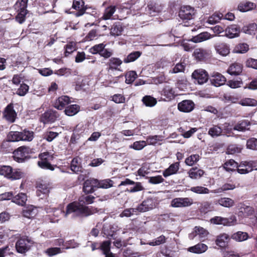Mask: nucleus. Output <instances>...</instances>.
Instances as JSON below:
<instances>
[{
    "instance_id": "f257e3e1",
    "label": "nucleus",
    "mask_w": 257,
    "mask_h": 257,
    "mask_svg": "<svg viewBox=\"0 0 257 257\" xmlns=\"http://www.w3.org/2000/svg\"><path fill=\"white\" fill-rule=\"evenodd\" d=\"M97 212L96 209L89 208L79 202H73L68 204L66 207L65 216L72 214V217L85 216H87Z\"/></svg>"
},
{
    "instance_id": "f03ea898",
    "label": "nucleus",
    "mask_w": 257,
    "mask_h": 257,
    "mask_svg": "<svg viewBox=\"0 0 257 257\" xmlns=\"http://www.w3.org/2000/svg\"><path fill=\"white\" fill-rule=\"evenodd\" d=\"M34 153L33 149L28 146H21L13 152V158L18 163H24L31 158V155Z\"/></svg>"
},
{
    "instance_id": "7ed1b4c3",
    "label": "nucleus",
    "mask_w": 257,
    "mask_h": 257,
    "mask_svg": "<svg viewBox=\"0 0 257 257\" xmlns=\"http://www.w3.org/2000/svg\"><path fill=\"white\" fill-rule=\"evenodd\" d=\"M23 173L19 169H13L10 166H3L0 167V175L11 180L21 179Z\"/></svg>"
},
{
    "instance_id": "20e7f679",
    "label": "nucleus",
    "mask_w": 257,
    "mask_h": 257,
    "mask_svg": "<svg viewBox=\"0 0 257 257\" xmlns=\"http://www.w3.org/2000/svg\"><path fill=\"white\" fill-rule=\"evenodd\" d=\"M40 160L38 162V165L44 169H48L53 171L55 166L51 164V161L53 160V157L52 154L48 152L41 153L39 155Z\"/></svg>"
},
{
    "instance_id": "39448f33",
    "label": "nucleus",
    "mask_w": 257,
    "mask_h": 257,
    "mask_svg": "<svg viewBox=\"0 0 257 257\" xmlns=\"http://www.w3.org/2000/svg\"><path fill=\"white\" fill-rule=\"evenodd\" d=\"M33 241L28 237H24L19 239L16 243V248L17 251L21 253H24L28 251Z\"/></svg>"
},
{
    "instance_id": "423d86ee",
    "label": "nucleus",
    "mask_w": 257,
    "mask_h": 257,
    "mask_svg": "<svg viewBox=\"0 0 257 257\" xmlns=\"http://www.w3.org/2000/svg\"><path fill=\"white\" fill-rule=\"evenodd\" d=\"M210 222L214 224L232 226L236 224V218L235 216H232L229 218L215 216L210 219Z\"/></svg>"
},
{
    "instance_id": "0eeeda50",
    "label": "nucleus",
    "mask_w": 257,
    "mask_h": 257,
    "mask_svg": "<svg viewBox=\"0 0 257 257\" xmlns=\"http://www.w3.org/2000/svg\"><path fill=\"white\" fill-rule=\"evenodd\" d=\"M192 77L199 84L206 82L209 78L207 72L202 69L195 70L192 74Z\"/></svg>"
},
{
    "instance_id": "6e6552de",
    "label": "nucleus",
    "mask_w": 257,
    "mask_h": 257,
    "mask_svg": "<svg viewBox=\"0 0 257 257\" xmlns=\"http://www.w3.org/2000/svg\"><path fill=\"white\" fill-rule=\"evenodd\" d=\"M193 203L192 199L185 198H176L173 199L171 206L173 207H186L191 206Z\"/></svg>"
},
{
    "instance_id": "1a4fd4ad",
    "label": "nucleus",
    "mask_w": 257,
    "mask_h": 257,
    "mask_svg": "<svg viewBox=\"0 0 257 257\" xmlns=\"http://www.w3.org/2000/svg\"><path fill=\"white\" fill-rule=\"evenodd\" d=\"M195 15L194 9L189 6L181 7L179 16L182 20H191Z\"/></svg>"
},
{
    "instance_id": "9d476101",
    "label": "nucleus",
    "mask_w": 257,
    "mask_h": 257,
    "mask_svg": "<svg viewBox=\"0 0 257 257\" xmlns=\"http://www.w3.org/2000/svg\"><path fill=\"white\" fill-rule=\"evenodd\" d=\"M208 234V231L205 228L200 226H196L194 227L193 231L189 234V238L190 239H193L196 236H198L199 239L203 241Z\"/></svg>"
},
{
    "instance_id": "9b49d317",
    "label": "nucleus",
    "mask_w": 257,
    "mask_h": 257,
    "mask_svg": "<svg viewBox=\"0 0 257 257\" xmlns=\"http://www.w3.org/2000/svg\"><path fill=\"white\" fill-rule=\"evenodd\" d=\"M156 207L155 203L152 199L144 200L141 204L136 208V211L144 212L152 210Z\"/></svg>"
},
{
    "instance_id": "f8f14e48",
    "label": "nucleus",
    "mask_w": 257,
    "mask_h": 257,
    "mask_svg": "<svg viewBox=\"0 0 257 257\" xmlns=\"http://www.w3.org/2000/svg\"><path fill=\"white\" fill-rule=\"evenodd\" d=\"M71 98L69 96L62 95L59 97L55 100L53 106L55 108L58 110H62L67 105L71 103Z\"/></svg>"
},
{
    "instance_id": "ddd939ff",
    "label": "nucleus",
    "mask_w": 257,
    "mask_h": 257,
    "mask_svg": "<svg viewBox=\"0 0 257 257\" xmlns=\"http://www.w3.org/2000/svg\"><path fill=\"white\" fill-rule=\"evenodd\" d=\"M97 180L94 178H90L86 180L83 185V191L86 193L93 192L96 188H98Z\"/></svg>"
},
{
    "instance_id": "4468645a",
    "label": "nucleus",
    "mask_w": 257,
    "mask_h": 257,
    "mask_svg": "<svg viewBox=\"0 0 257 257\" xmlns=\"http://www.w3.org/2000/svg\"><path fill=\"white\" fill-rule=\"evenodd\" d=\"M37 195L41 197L42 195H47L51 188V184L46 181H41L37 185Z\"/></svg>"
},
{
    "instance_id": "2eb2a0df",
    "label": "nucleus",
    "mask_w": 257,
    "mask_h": 257,
    "mask_svg": "<svg viewBox=\"0 0 257 257\" xmlns=\"http://www.w3.org/2000/svg\"><path fill=\"white\" fill-rule=\"evenodd\" d=\"M195 104L190 100H184L178 104V109L182 112H190L194 108Z\"/></svg>"
},
{
    "instance_id": "dca6fc26",
    "label": "nucleus",
    "mask_w": 257,
    "mask_h": 257,
    "mask_svg": "<svg viewBox=\"0 0 257 257\" xmlns=\"http://www.w3.org/2000/svg\"><path fill=\"white\" fill-rule=\"evenodd\" d=\"M4 115L7 121L10 122H14L17 117V113L14 109L12 104L8 105L5 108Z\"/></svg>"
},
{
    "instance_id": "f3484780",
    "label": "nucleus",
    "mask_w": 257,
    "mask_h": 257,
    "mask_svg": "<svg viewBox=\"0 0 257 257\" xmlns=\"http://www.w3.org/2000/svg\"><path fill=\"white\" fill-rule=\"evenodd\" d=\"M226 133L225 127L221 128L218 125H213L209 128L208 134L212 138H216L222 135H224Z\"/></svg>"
},
{
    "instance_id": "a211bd4d",
    "label": "nucleus",
    "mask_w": 257,
    "mask_h": 257,
    "mask_svg": "<svg viewBox=\"0 0 257 257\" xmlns=\"http://www.w3.org/2000/svg\"><path fill=\"white\" fill-rule=\"evenodd\" d=\"M122 63V61L118 58H111L107 63L108 71L114 70L121 71V70L119 68V66L121 65Z\"/></svg>"
},
{
    "instance_id": "6ab92c4d",
    "label": "nucleus",
    "mask_w": 257,
    "mask_h": 257,
    "mask_svg": "<svg viewBox=\"0 0 257 257\" xmlns=\"http://www.w3.org/2000/svg\"><path fill=\"white\" fill-rule=\"evenodd\" d=\"M210 81L212 85L218 87L225 83L226 78L222 74L217 72H214L211 76Z\"/></svg>"
},
{
    "instance_id": "aec40b11",
    "label": "nucleus",
    "mask_w": 257,
    "mask_h": 257,
    "mask_svg": "<svg viewBox=\"0 0 257 257\" xmlns=\"http://www.w3.org/2000/svg\"><path fill=\"white\" fill-rule=\"evenodd\" d=\"M211 55V51L203 49H196L194 52L195 58L199 61H203L208 58Z\"/></svg>"
},
{
    "instance_id": "412c9836",
    "label": "nucleus",
    "mask_w": 257,
    "mask_h": 257,
    "mask_svg": "<svg viewBox=\"0 0 257 257\" xmlns=\"http://www.w3.org/2000/svg\"><path fill=\"white\" fill-rule=\"evenodd\" d=\"M225 36L229 38L238 37L240 32V28L235 25L228 27L225 30Z\"/></svg>"
},
{
    "instance_id": "4be33fe9",
    "label": "nucleus",
    "mask_w": 257,
    "mask_h": 257,
    "mask_svg": "<svg viewBox=\"0 0 257 257\" xmlns=\"http://www.w3.org/2000/svg\"><path fill=\"white\" fill-rule=\"evenodd\" d=\"M84 3L83 0H73L72 8L78 11L75 15L76 17H79L83 15L85 9L84 7Z\"/></svg>"
},
{
    "instance_id": "5701e85b",
    "label": "nucleus",
    "mask_w": 257,
    "mask_h": 257,
    "mask_svg": "<svg viewBox=\"0 0 257 257\" xmlns=\"http://www.w3.org/2000/svg\"><path fill=\"white\" fill-rule=\"evenodd\" d=\"M208 249L206 244L202 243H199L194 246H191L188 248V251L196 254H201L205 252Z\"/></svg>"
},
{
    "instance_id": "b1692460",
    "label": "nucleus",
    "mask_w": 257,
    "mask_h": 257,
    "mask_svg": "<svg viewBox=\"0 0 257 257\" xmlns=\"http://www.w3.org/2000/svg\"><path fill=\"white\" fill-rule=\"evenodd\" d=\"M180 168V163L175 162L171 164L167 169L163 172V176L166 178L177 173Z\"/></svg>"
},
{
    "instance_id": "393cba45",
    "label": "nucleus",
    "mask_w": 257,
    "mask_h": 257,
    "mask_svg": "<svg viewBox=\"0 0 257 257\" xmlns=\"http://www.w3.org/2000/svg\"><path fill=\"white\" fill-rule=\"evenodd\" d=\"M162 95L165 97L164 99L170 100L175 97V91L173 88L169 85H166L161 93Z\"/></svg>"
},
{
    "instance_id": "a878e982",
    "label": "nucleus",
    "mask_w": 257,
    "mask_h": 257,
    "mask_svg": "<svg viewBox=\"0 0 257 257\" xmlns=\"http://www.w3.org/2000/svg\"><path fill=\"white\" fill-rule=\"evenodd\" d=\"M213 37V36L211 35L210 33L204 32L193 37L191 40L194 43H200L209 40Z\"/></svg>"
},
{
    "instance_id": "bb28decb",
    "label": "nucleus",
    "mask_w": 257,
    "mask_h": 257,
    "mask_svg": "<svg viewBox=\"0 0 257 257\" xmlns=\"http://www.w3.org/2000/svg\"><path fill=\"white\" fill-rule=\"evenodd\" d=\"M256 5L251 2H243L238 6V10L241 12H246L255 9Z\"/></svg>"
},
{
    "instance_id": "cd10ccee",
    "label": "nucleus",
    "mask_w": 257,
    "mask_h": 257,
    "mask_svg": "<svg viewBox=\"0 0 257 257\" xmlns=\"http://www.w3.org/2000/svg\"><path fill=\"white\" fill-rule=\"evenodd\" d=\"M242 70V65L239 63H234L229 66L227 72L231 75H238L241 73Z\"/></svg>"
},
{
    "instance_id": "c85d7f7f",
    "label": "nucleus",
    "mask_w": 257,
    "mask_h": 257,
    "mask_svg": "<svg viewBox=\"0 0 257 257\" xmlns=\"http://www.w3.org/2000/svg\"><path fill=\"white\" fill-rule=\"evenodd\" d=\"M239 209V216H248L252 215L254 212L253 207L244 204L241 205Z\"/></svg>"
},
{
    "instance_id": "c756f323",
    "label": "nucleus",
    "mask_w": 257,
    "mask_h": 257,
    "mask_svg": "<svg viewBox=\"0 0 257 257\" xmlns=\"http://www.w3.org/2000/svg\"><path fill=\"white\" fill-rule=\"evenodd\" d=\"M110 241L108 240L103 241L100 246L105 257H114V254L110 251Z\"/></svg>"
},
{
    "instance_id": "7c9ffc66",
    "label": "nucleus",
    "mask_w": 257,
    "mask_h": 257,
    "mask_svg": "<svg viewBox=\"0 0 257 257\" xmlns=\"http://www.w3.org/2000/svg\"><path fill=\"white\" fill-rule=\"evenodd\" d=\"M188 174L190 178L197 179L201 177L204 174V172L201 169H198L197 167H193L189 170Z\"/></svg>"
},
{
    "instance_id": "2f4dec72",
    "label": "nucleus",
    "mask_w": 257,
    "mask_h": 257,
    "mask_svg": "<svg viewBox=\"0 0 257 257\" xmlns=\"http://www.w3.org/2000/svg\"><path fill=\"white\" fill-rule=\"evenodd\" d=\"M215 50L220 55L226 56L230 52L229 47L224 43H220L215 46Z\"/></svg>"
},
{
    "instance_id": "473e14b6",
    "label": "nucleus",
    "mask_w": 257,
    "mask_h": 257,
    "mask_svg": "<svg viewBox=\"0 0 257 257\" xmlns=\"http://www.w3.org/2000/svg\"><path fill=\"white\" fill-rule=\"evenodd\" d=\"M21 133V140L23 141L31 142L34 137V134L33 131L24 130Z\"/></svg>"
},
{
    "instance_id": "72a5a7b5",
    "label": "nucleus",
    "mask_w": 257,
    "mask_h": 257,
    "mask_svg": "<svg viewBox=\"0 0 257 257\" xmlns=\"http://www.w3.org/2000/svg\"><path fill=\"white\" fill-rule=\"evenodd\" d=\"M27 200V196L26 194L21 193L15 196L13 198V202L19 205L23 206Z\"/></svg>"
},
{
    "instance_id": "f704fd0d",
    "label": "nucleus",
    "mask_w": 257,
    "mask_h": 257,
    "mask_svg": "<svg viewBox=\"0 0 257 257\" xmlns=\"http://www.w3.org/2000/svg\"><path fill=\"white\" fill-rule=\"evenodd\" d=\"M122 31L123 29L120 23H115L111 27L110 34L112 36H118L121 34Z\"/></svg>"
},
{
    "instance_id": "c9c22d12",
    "label": "nucleus",
    "mask_w": 257,
    "mask_h": 257,
    "mask_svg": "<svg viewBox=\"0 0 257 257\" xmlns=\"http://www.w3.org/2000/svg\"><path fill=\"white\" fill-rule=\"evenodd\" d=\"M242 31L243 33L248 35H254L257 31V25L252 23L244 26L242 28Z\"/></svg>"
},
{
    "instance_id": "e433bc0d",
    "label": "nucleus",
    "mask_w": 257,
    "mask_h": 257,
    "mask_svg": "<svg viewBox=\"0 0 257 257\" xmlns=\"http://www.w3.org/2000/svg\"><path fill=\"white\" fill-rule=\"evenodd\" d=\"M223 17V15L222 13H214L208 18L206 23L210 25H214L222 20Z\"/></svg>"
},
{
    "instance_id": "4c0bfd02",
    "label": "nucleus",
    "mask_w": 257,
    "mask_h": 257,
    "mask_svg": "<svg viewBox=\"0 0 257 257\" xmlns=\"http://www.w3.org/2000/svg\"><path fill=\"white\" fill-rule=\"evenodd\" d=\"M80 110V107L77 104H72L67 107L65 110V113L68 116H73Z\"/></svg>"
},
{
    "instance_id": "58836bf2",
    "label": "nucleus",
    "mask_w": 257,
    "mask_h": 257,
    "mask_svg": "<svg viewBox=\"0 0 257 257\" xmlns=\"http://www.w3.org/2000/svg\"><path fill=\"white\" fill-rule=\"evenodd\" d=\"M36 213L37 209L33 206H28L23 211V215L29 218L34 217Z\"/></svg>"
},
{
    "instance_id": "ea45409f",
    "label": "nucleus",
    "mask_w": 257,
    "mask_h": 257,
    "mask_svg": "<svg viewBox=\"0 0 257 257\" xmlns=\"http://www.w3.org/2000/svg\"><path fill=\"white\" fill-rule=\"evenodd\" d=\"M70 168L75 173L81 171V167L80 165V159L79 158L75 157L72 160Z\"/></svg>"
},
{
    "instance_id": "a19ab883",
    "label": "nucleus",
    "mask_w": 257,
    "mask_h": 257,
    "mask_svg": "<svg viewBox=\"0 0 257 257\" xmlns=\"http://www.w3.org/2000/svg\"><path fill=\"white\" fill-rule=\"evenodd\" d=\"M229 239V236L226 234H222L219 235L216 240V243L220 247H223L226 246Z\"/></svg>"
},
{
    "instance_id": "79ce46f5",
    "label": "nucleus",
    "mask_w": 257,
    "mask_h": 257,
    "mask_svg": "<svg viewBox=\"0 0 257 257\" xmlns=\"http://www.w3.org/2000/svg\"><path fill=\"white\" fill-rule=\"evenodd\" d=\"M217 203L225 207H230L233 206L234 201L229 198L223 197L217 200Z\"/></svg>"
},
{
    "instance_id": "37998d69",
    "label": "nucleus",
    "mask_w": 257,
    "mask_h": 257,
    "mask_svg": "<svg viewBox=\"0 0 257 257\" xmlns=\"http://www.w3.org/2000/svg\"><path fill=\"white\" fill-rule=\"evenodd\" d=\"M142 101L146 106L148 107H153L157 102V99L150 95L145 96L142 99Z\"/></svg>"
},
{
    "instance_id": "c03bdc74",
    "label": "nucleus",
    "mask_w": 257,
    "mask_h": 257,
    "mask_svg": "<svg viewBox=\"0 0 257 257\" xmlns=\"http://www.w3.org/2000/svg\"><path fill=\"white\" fill-rule=\"evenodd\" d=\"M190 190L195 193L199 194H207L210 193L209 189L201 186L192 187L190 189Z\"/></svg>"
},
{
    "instance_id": "a18cd8bd",
    "label": "nucleus",
    "mask_w": 257,
    "mask_h": 257,
    "mask_svg": "<svg viewBox=\"0 0 257 257\" xmlns=\"http://www.w3.org/2000/svg\"><path fill=\"white\" fill-rule=\"evenodd\" d=\"M248 237V234L245 232L238 231L232 235V238L237 241H242Z\"/></svg>"
},
{
    "instance_id": "49530a36",
    "label": "nucleus",
    "mask_w": 257,
    "mask_h": 257,
    "mask_svg": "<svg viewBox=\"0 0 257 257\" xmlns=\"http://www.w3.org/2000/svg\"><path fill=\"white\" fill-rule=\"evenodd\" d=\"M239 104L242 106H255L257 105V100L250 98H245L240 100Z\"/></svg>"
},
{
    "instance_id": "de8ad7c7",
    "label": "nucleus",
    "mask_w": 257,
    "mask_h": 257,
    "mask_svg": "<svg viewBox=\"0 0 257 257\" xmlns=\"http://www.w3.org/2000/svg\"><path fill=\"white\" fill-rule=\"evenodd\" d=\"M235 188V185L233 184L226 183L222 185V186L217 189L211 191V192L214 193H221L223 191L233 190Z\"/></svg>"
},
{
    "instance_id": "09e8293b",
    "label": "nucleus",
    "mask_w": 257,
    "mask_h": 257,
    "mask_svg": "<svg viewBox=\"0 0 257 257\" xmlns=\"http://www.w3.org/2000/svg\"><path fill=\"white\" fill-rule=\"evenodd\" d=\"M141 54V52L140 51L133 52L128 55L127 57L124 59L123 61L126 63L133 62L140 57Z\"/></svg>"
},
{
    "instance_id": "8fccbe9b",
    "label": "nucleus",
    "mask_w": 257,
    "mask_h": 257,
    "mask_svg": "<svg viewBox=\"0 0 257 257\" xmlns=\"http://www.w3.org/2000/svg\"><path fill=\"white\" fill-rule=\"evenodd\" d=\"M238 167V163L233 160H229L224 164V168L227 171H232L235 170Z\"/></svg>"
},
{
    "instance_id": "3c124183",
    "label": "nucleus",
    "mask_w": 257,
    "mask_h": 257,
    "mask_svg": "<svg viewBox=\"0 0 257 257\" xmlns=\"http://www.w3.org/2000/svg\"><path fill=\"white\" fill-rule=\"evenodd\" d=\"M7 139L9 142H18L21 141V133L19 132H11L8 135Z\"/></svg>"
},
{
    "instance_id": "603ef678",
    "label": "nucleus",
    "mask_w": 257,
    "mask_h": 257,
    "mask_svg": "<svg viewBox=\"0 0 257 257\" xmlns=\"http://www.w3.org/2000/svg\"><path fill=\"white\" fill-rule=\"evenodd\" d=\"M166 240V238L165 236L162 235L154 239L152 241L148 242L147 244L152 246H157L165 243Z\"/></svg>"
},
{
    "instance_id": "864d4df0",
    "label": "nucleus",
    "mask_w": 257,
    "mask_h": 257,
    "mask_svg": "<svg viewBox=\"0 0 257 257\" xmlns=\"http://www.w3.org/2000/svg\"><path fill=\"white\" fill-rule=\"evenodd\" d=\"M200 156L198 154H194L187 158L185 161V164L189 166H193L195 163L199 161Z\"/></svg>"
},
{
    "instance_id": "5fc2aeb1",
    "label": "nucleus",
    "mask_w": 257,
    "mask_h": 257,
    "mask_svg": "<svg viewBox=\"0 0 257 257\" xmlns=\"http://www.w3.org/2000/svg\"><path fill=\"white\" fill-rule=\"evenodd\" d=\"M250 125V122L246 120H243L234 126V130L238 131H244L246 130V127Z\"/></svg>"
},
{
    "instance_id": "6e6d98bb",
    "label": "nucleus",
    "mask_w": 257,
    "mask_h": 257,
    "mask_svg": "<svg viewBox=\"0 0 257 257\" xmlns=\"http://www.w3.org/2000/svg\"><path fill=\"white\" fill-rule=\"evenodd\" d=\"M115 11V7L114 6H110L107 8L104 11L102 17L103 20H108L110 19Z\"/></svg>"
},
{
    "instance_id": "4d7b16f0",
    "label": "nucleus",
    "mask_w": 257,
    "mask_h": 257,
    "mask_svg": "<svg viewBox=\"0 0 257 257\" xmlns=\"http://www.w3.org/2000/svg\"><path fill=\"white\" fill-rule=\"evenodd\" d=\"M98 188H102L104 189L109 188L113 186V181L110 179H105L99 181L97 180Z\"/></svg>"
},
{
    "instance_id": "13d9d810",
    "label": "nucleus",
    "mask_w": 257,
    "mask_h": 257,
    "mask_svg": "<svg viewBox=\"0 0 257 257\" xmlns=\"http://www.w3.org/2000/svg\"><path fill=\"white\" fill-rule=\"evenodd\" d=\"M105 47V45L103 43L95 45L90 49L89 51L93 54L99 53L100 55Z\"/></svg>"
},
{
    "instance_id": "bf43d9fd",
    "label": "nucleus",
    "mask_w": 257,
    "mask_h": 257,
    "mask_svg": "<svg viewBox=\"0 0 257 257\" xmlns=\"http://www.w3.org/2000/svg\"><path fill=\"white\" fill-rule=\"evenodd\" d=\"M162 137L160 136H150L147 138V145H156L158 142L162 141Z\"/></svg>"
},
{
    "instance_id": "052dcab7",
    "label": "nucleus",
    "mask_w": 257,
    "mask_h": 257,
    "mask_svg": "<svg viewBox=\"0 0 257 257\" xmlns=\"http://www.w3.org/2000/svg\"><path fill=\"white\" fill-rule=\"evenodd\" d=\"M125 76V82L127 84H131L135 81L137 75L135 71H130L126 73Z\"/></svg>"
},
{
    "instance_id": "680f3d73",
    "label": "nucleus",
    "mask_w": 257,
    "mask_h": 257,
    "mask_svg": "<svg viewBox=\"0 0 257 257\" xmlns=\"http://www.w3.org/2000/svg\"><path fill=\"white\" fill-rule=\"evenodd\" d=\"M29 89V87L28 85L23 83L18 89L16 93L19 96H25L28 92Z\"/></svg>"
},
{
    "instance_id": "e2e57ef3",
    "label": "nucleus",
    "mask_w": 257,
    "mask_h": 257,
    "mask_svg": "<svg viewBox=\"0 0 257 257\" xmlns=\"http://www.w3.org/2000/svg\"><path fill=\"white\" fill-rule=\"evenodd\" d=\"M248 46L246 44L243 43L237 45L234 51L236 53H244L248 50Z\"/></svg>"
},
{
    "instance_id": "0e129e2a",
    "label": "nucleus",
    "mask_w": 257,
    "mask_h": 257,
    "mask_svg": "<svg viewBox=\"0 0 257 257\" xmlns=\"http://www.w3.org/2000/svg\"><path fill=\"white\" fill-rule=\"evenodd\" d=\"M94 197L91 195L82 196L79 199V202L83 205L89 204L93 203Z\"/></svg>"
},
{
    "instance_id": "69168bd1",
    "label": "nucleus",
    "mask_w": 257,
    "mask_h": 257,
    "mask_svg": "<svg viewBox=\"0 0 257 257\" xmlns=\"http://www.w3.org/2000/svg\"><path fill=\"white\" fill-rule=\"evenodd\" d=\"M146 146L147 143L146 141H136L130 146V148L136 150H141Z\"/></svg>"
},
{
    "instance_id": "338daca9",
    "label": "nucleus",
    "mask_w": 257,
    "mask_h": 257,
    "mask_svg": "<svg viewBox=\"0 0 257 257\" xmlns=\"http://www.w3.org/2000/svg\"><path fill=\"white\" fill-rule=\"evenodd\" d=\"M65 48V53L70 54L76 50V43L74 42H70L66 45Z\"/></svg>"
},
{
    "instance_id": "774afa93",
    "label": "nucleus",
    "mask_w": 257,
    "mask_h": 257,
    "mask_svg": "<svg viewBox=\"0 0 257 257\" xmlns=\"http://www.w3.org/2000/svg\"><path fill=\"white\" fill-rule=\"evenodd\" d=\"M247 148L251 150H257V139L251 138L246 142Z\"/></svg>"
}]
</instances>
